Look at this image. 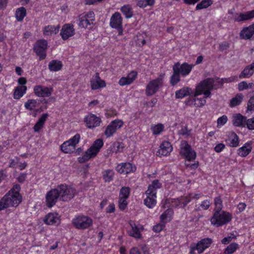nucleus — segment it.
Returning <instances> with one entry per match:
<instances>
[{
	"label": "nucleus",
	"instance_id": "obj_1",
	"mask_svg": "<svg viewBox=\"0 0 254 254\" xmlns=\"http://www.w3.org/2000/svg\"><path fill=\"white\" fill-rule=\"evenodd\" d=\"M214 80L208 78L201 81L196 85L193 94L186 101L190 106L202 107L206 103V99L211 96V91L213 88Z\"/></svg>",
	"mask_w": 254,
	"mask_h": 254
},
{
	"label": "nucleus",
	"instance_id": "obj_2",
	"mask_svg": "<svg viewBox=\"0 0 254 254\" xmlns=\"http://www.w3.org/2000/svg\"><path fill=\"white\" fill-rule=\"evenodd\" d=\"M180 155L186 159L185 165L191 169H194L198 166V162L190 164V162L195 160L196 154L195 151L191 148L188 142L185 140H182L180 145Z\"/></svg>",
	"mask_w": 254,
	"mask_h": 254
},
{
	"label": "nucleus",
	"instance_id": "obj_3",
	"mask_svg": "<svg viewBox=\"0 0 254 254\" xmlns=\"http://www.w3.org/2000/svg\"><path fill=\"white\" fill-rule=\"evenodd\" d=\"M22 201L19 193L9 190L0 200V211L9 207H17Z\"/></svg>",
	"mask_w": 254,
	"mask_h": 254
},
{
	"label": "nucleus",
	"instance_id": "obj_4",
	"mask_svg": "<svg viewBox=\"0 0 254 254\" xmlns=\"http://www.w3.org/2000/svg\"><path fill=\"white\" fill-rule=\"evenodd\" d=\"M232 219V215L230 212L222 210H214L210 223L212 225L218 227L228 224Z\"/></svg>",
	"mask_w": 254,
	"mask_h": 254
},
{
	"label": "nucleus",
	"instance_id": "obj_5",
	"mask_svg": "<svg viewBox=\"0 0 254 254\" xmlns=\"http://www.w3.org/2000/svg\"><path fill=\"white\" fill-rule=\"evenodd\" d=\"M103 145L104 142L102 139H96L85 153L78 158V161L82 163L95 157L98 154Z\"/></svg>",
	"mask_w": 254,
	"mask_h": 254
},
{
	"label": "nucleus",
	"instance_id": "obj_6",
	"mask_svg": "<svg viewBox=\"0 0 254 254\" xmlns=\"http://www.w3.org/2000/svg\"><path fill=\"white\" fill-rule=\"evenodd\" d=\"M80 140V135L79 133L75 134L69 139L64 141L60 145L61 151L65 154H70L73 153Z\"/></svg>",
	"mask_w": 254,
	"mask_h": 254
},
{
	"label": "nucleus",
	"instance_id": "obj_7",
	"mask_svg": "<svg viewBox=\"0 0 254 254\" xmlns=\"http://www.w3.org/2000/svg\"><path fill=\"white\" fill-rule=\"evenodd\" d=\"M202 196L201 193L190 194L186 196L168 200V203H171V205L172 207L177 208L184 207L191 199H198Z\"/></svg>",
	"mask_w": 254,
	"mask_h": 254
},
{
	"label": "nucleus",
	"instance_id": "obj_8",
	"mask_svg": "<svg viewBox=\"0 0 254 254\" xmlns=\"http://www.w3.org/2000/svg\"><path fill=\"white\" fill-rule=\"evenodd\" d=\"M73 225L78 229H86L93 224V220L90 217L83 215H77L72 220Z\"/></svg>",
	"mask_w": 254,
	"mask_h": 254
},
{
	"label": "nucleus",
	"instance_id": "obj_9",
	"mask_svg": "<svg viewBox=\"0 0 254 254\" xmlns=\"http://www.w3.org/2000/svg\"><path fill=\"white\" fill-rule=\"evenodd\" d=\"M56 189L58 191L60 199L63 201L70 200L73 197L75 193L74 189L67 185H61Z\"/></svg>",
	"mask_w": 254,
	"mask_h": 254
},
{
	"label": "nucleus",
	"instance_id": "obj_10",
	"mask_svg": "<svg viewBox=\"0 0 254 254\" xmlns=\"http://www.w3.org/2000/svg\"><path fill=\"white\" fill-rule=\"evenodd\" d=\"M212 243L210 238H205L198 242L196 244L191 245L190 247V254H196V251L197 254L202 253L206 248L209 247Z\"/></svg>",
	"mask_w": 254,
	"mask_h": 254
},
{
	"label": "nucleus",
	"instance_id": "obj_11",
	"mask_svg": "<svg viewBox=\"0 0 254 254\" xmlns=\"http://www.w3.org/2000/svg\"><path fill=\"white\" fill-rule=\"evenodd\" d=\"M124 122L122 120L116 119L112 121L106 127L104 134L107 138L110 137L123 127Z\"/></svg>",
	"mask_w": 254,
	"mask_h": 254
},
{
	"label": "nucleus",
	"instance_id": "obj_12",
	"mask_svg": "<svg viewBox=\"0 0 254 254\" xmlns=\"http://www.w3.org/2000/svg\"><path fill=\"white\" fill-rule=\"evenodd\" d=\"M78 26L83 28H87L88 26L93 24L95 20V14L93 11H90L80 15L79 17Z\"/></svg>",
	"mask_w": 254,
	"mask_h": 254
},
{
	"label": "nucleus",
	"instance_id": "obj_13",
	"mask_svg": "<svg viewBox=\"0 0 254 254\" xmlns=\"http://www.w3.org/2000/svg\"><path fill=\"white\" fill-rule=\"evenodd\" d=\"M163 76L150 81L147 84L146 93L147 96H151L155 94L162 85Z\"/></svg>",
	"mask_w": 254,
	"mask_h": 254
},
{
	"label": "nucleus",
	"instance_id": "obj_14",
	"mask_svg": "<svg viewBox=\"0 0 254 254\" xmlns=\"http://www.w3.org/2000/svg\"><path fill=\"white\" fill-rule=\"evenodd\" d=\"M101 122V118L93 114H89L84 118L86 127L90 129H94L100 126Z\"/></svg>",
	"mask_w": 254,
	"mask_h": 254
},
{
	"label": "nucleus",
	"instance_id": "obj_15",
	"mask_svg": "<svg viewBox=\"0 0 254 254\" xmlns=\"http://www.w3.org/2000/svg\"><path fill=\"white\" fill-rule=\"evenodd\" d=\"M74 25L70 23H66L63 25L61 31L60 35L64 40H66L75 35Z\"/></svg>",
	"mask_w": 254,
	"mask_h": 254
},
{
	"label": "nucleus",
	"instance_id": "obj_16",
	"mask_svg": "<svg viewBox=\"0 0 254 254\" xmlns=\"http://www.w3.org/2000/svg\"><path fill=\"white\" fill-rule=\"evenodd\" d=\"M47 48V42L45 40H40L35 44L34 50L36 54L39 57L40 60L45 58Z\"/></svg>",
	"mask_w": 254,
	"mask_h": 254
},
{
	"label": "nucleus",
	"instance_id": "obj_17",
	"mask_svg": "<svg viewBox=\"0 0 254 254\" xmlns=\"http://www.w3.org/2000/svg\"><path fill=\"white\" fill-rule=\"evenodd\" d=\"M54 91L52 87H47L41 85H37L34 87L35 94L38 97H49L52 94Z\"/></svg>",
	"mask_w": 254,
	"mask_h": 254
},
{
	"label": "nucleus",
	"instance_id": "obj_18",
	"mask_svg": "<svg viewBox=\"0 0 254 254\" xmlns=\"http://www.w3.org/2000/svg\"><path fill=\"white\" fill-rule=\"evenodd\" d=\"M193 66V64H190L187 63H184L182 64L177 63L174 64L173 67L181 75L183 76H186L190 74Z\"/></svg>",
	"mask_w": 254,
	"mask_h": 254
},
{
	"label": "nucleus",
	"instance_id": "obj_19",
	"mask_svg": "<svg viewBox=\"0 0 254 254\" xmlns=\"http://www.w3.org/2000/svg\"><path fill=\"white\" fill-rule=\"evenodd\" d=\"M116 169L120 174H127L134 172L136 168L134 165L129 162H126L119 164Z\"/></svg>",
	"mask_w": 254,
	"mask_h": 254
},
{
	"label": "nucleus",
	"instance_id": "obj_20",
	"mask_svg": "<svg viewBox=\"0 0 254 254\" xmlns=\"http://www.w3.org/2000/svg\"><path fill=\"white\" fill-rule=\"evenodd\" d=\"M90 83L91 89L94 90L104 88L106 86L105 81L100 77L98 73H96L92 76Z\"/></svg>",
	"mask_w": 254,
	"mask_h": 254
},
{
	"label": "nucleus",
	"instance_id": "obj_21",
	"mask_svg": "<svg viewBox=\"0 0 254 254\" xmlns=\"http://www.w3.org/2000/svg\"><path fill=\"white\" fill-rule=\"evenodd\" d=\"M173 147L169 141H163L159 147V150L156 152L158 156H167L172 151Z\"/></svg>",
	"mask_w": 254,
	"mask_h": 254
},
{
	"label": "nucleus",
	"instance_id": "obj_22",
	"mask_svg": "<svg viewBox=\"0 0 254 254\" xmlns=\"http://www.w3.org/2000/svg\"><path fill=\"white\" fill-rule=\"evenodd\" d=\"M44 222L47 225L58 226L61 223L60 216L57 213H49L46 215Z\"/></svg>",
	"mask_w": 254,
	"mask_h": 254
},
{
	"label": "nucleus",
	"instance_id": "obj_23",
	"mask_svg": "<svg viewBox=\"0 0 254 254\" xmlns=\"http://www.w3.org/2000/svg\"><path fill=\"white\" fill-rule=\"evenodd\" d=\"M253 18H254V9L245 12L236 13L233 15V19L237 22L249 20Z\"/></svg>",
	"mask_w": 254,
	"mask_h": 254
},
{
	"label": "nucleus",
	"instance_id": "obj_24",
	"mask_svg": "<svg viewBox=\"0 0 254 254\" xmlns=\"http://www.w3.org/2000/svg\"><path fill=\"white\" fill-rule=\"evenodd\" d=\"M146 198L144 199V204L149 208H153L157 203L156 194L146 190Z\"/></svg>",
	"mask_w": 254,
	"mask_h": 254
},
{
	"label": "nucleus",
	"instance_id": "obj_25",
	"mask_svg": "<svg viewBox=\"0 0 254 254\" xmlns=\"http://www.w3.org/2000/svg\"><path fill=\"white\" fill-rule=\"evenodd\" d=\"M137 73L135 71L129 72L127 76H124L120 78L118 83L120 86H124L131 84L136 79Z\"/></svg>",
	"mask_w": 254,
	"mask_h": 254
},
{
	"label": "nucleus",
	"instance_id": "obj_26",
	"mask_svg": "<svg viewBox=\"0 0 254 254\" xmlns=\"http://www.w3.org/2000/svg\"><path fill=\"white\" fill-rule=\"evenodd\" d=\"M123 19L119 12H115L111 16L110 20V26L114 29H121L122 25Z\"/></svg>",
	"mask_w": 254,
	"mask_h": 254
},
{
	"label": "nucleus",
	"instance_id": "obj_27",
	"mask_svg": "<svg viewBox=\"0 0 254 254\" xmlns=\"http://www.w3.org/2000/svg\"><path fill=\"white\" fill-rule=\"evenodd\" d=\"M60 197L58 191L56 189H53L48 192L46 195L47 204L49 207H52L56 203L58 198Z\"/></svg>",
	"mask_w": 254,
	"mask_h": 254
},
{
	"label": "nucleus",
	"instance_id": "obj_28",
	"mask_svg": "<svg viewBox=\"0 0 254 254\" xmlns=\"http://www.w3.org/2000/svg\"><path fill=\"white\" fill-rule=\"evenodd\" d=\"M253 142L248 141L237 150V154L242 157L247 156L252 150Z\"/></svg>",
	"mask_w": 254,
	"mask_h": 254
},
{
	"label": "nucleus",
	"instance_id": "obj_29",
	"mask_svg": "<svg viewBox=\"0 0 254 254\" xmlns=\"http://www.w3.org/2000/svg\"><path fill=\"white\" fill-rule=\"evenodd\" d=\"M129 225L130 228L127 230L128 235L135 239H140L141 236L140 228L132 221L129 222Z\"/></svg>",
	"mask_w": 254,
	"mask_h": 254
},
{
	"label": "nucleus",
	"instance_id": "obj_30",
	"mask_svg": "<svg viewBox=\"0 0 254 254\" xmlns=\"http://www.w3.org/2000/svg\"><path fill=\"white\" fill-rule=\"evenodd\" d=\"M225 141L228 145L233 147L238 146L239 143V137L234 132L228 133Z\"/></svg>",
	"mask_w": 254,
	"mask_h": 254
},
{
	"label": "nucleus",
	"instance_id": "obj_31",
	"mask_svg": "<svg viewBox=\"0 0 254 254\" xmlns=\"http://www.w3.org/2000/svg\"><path fill=\"white\" fill-rule=\"evenodd\" d=\"M247 118L240 114H236L232 116V123L236 127H245Z\"/></svg>",
	"mask_w": 254,
	"mask_h": 254
},
{
	"label": "nucleus",
	"instance_id": "obj_32",
	"mask_svg": "<svg viewBox=\"0 0 254 254\" xmlns=\"http://www.w3.org/2000/svg\"><path fill=\"white\" fill-rule=\"evenodd\" d=\"M254 34V26L251 25L244 28L241 31L240 37L244 39H250Z\"/></svg>",
	"mask_w": 254,
	"mask_h": 254
},
{
	"label": "nucleus",
	"instance_id": "obj_33",
	"mask_svg": "<svg viewBox=\"0 0 254 254\" xmlns=\"http://www.w3.org/2000/svg\"><path fill=\"white\" fill-rule=\"evenodd\" d=\"M254 73V62L247 65L239 75L240 78H249Z\"/></svg>",
	"mask_w": 254,
	"mask_h": 254
},
{
	"label": "nucleus",
	"instance_id": "obj_34",
	"mask_svg": "<svg viewBox=\"0 0 254 254\" xmlns=\"http://www.w3.org/2000/svg\"><path fill=\"white\" fill-rule=\"evenodd\" d=\"M60 25H48L45 26L43 29V34L45 36H51L54 34H57L60 30Z\"/></svg>",
	"mask_w": 254,
	"mask_h": 254
},
{
	"label": "nucleus",
	"instance_id": "obj_35",
	"mask_svg": "<svg viewBox=\"0 0 254 254\" xmlns=\"http://www.w3.org/2000/svg\"><path fill=\"white\" fill-rule=\"evenodd\" d=\"M48 117L49 114L47 113L43 114L41 115L33 127L34 131L39 132L43 127Z\"/></svg>",
	"mask_w": 254,
	"mask_h": 254
},
{
	"label": "nucleus",
	"instance_id": "obj_36",
	"mask_svg": "<svg viewBox=\"0 0 254 254\" xmlns=\"http://www.w3.org/2000/svg\"><path fill=\"white\" fill-rule=\"evenodd\" d=\"M173 211L171 209H168L164 212H163L160 216L161 222L166 224L167 223L170 222L173 217Z\"/></svg>",
	"mask_w": 254,
	"mask_h": 254
},
{
	"label": "nucleus",
	"instance_id": "obj_37",
	"mask_svg": "<svg viewBox=\"0 0 254 254\" xmlns=\"http://www.w3.org/2000/svg\"><path fill=\"white\" fill-rule=\"evenodd\" d=\"M244 98V96L242 93H238L232 98L229 103V106L231 108L235 107L241 104Z\"/></svg>",
	"mask_w": 254,
	"mask_h": 254
},
{
	"label": "nucleus",
	"instance_id": "obj_38",
	"mask_svg": "<svg viewBox=\"0 0 254 254\" xmlns=\"http://www.w3.org/2000/svg\"><path fill=\"white\" fill-rule=\"evenodd\" d=\"M27 90L25 86H19L15 88L13 93V98L15 99H19L23 96Z\"/></svg>",
	"mask_w": 254,
	"mask_h": 254
},
{
	"label": "nucleus",
	"instance_id": "obj_39",
	"mask_svg": "<svg viewBox=\"0 0 254 254\" xmlns=\"http://www.w3.org/2000/svg\"><path fill=\"white\" fill-rule=\"evenodd\" d=\"M191 92V89L189 87H184L176 92L177 98H183L188 95H190Z\"/></svg>",
	"mask_w": 254,
	"mask_h": 254
},
{
	"label": "nucleus",
	"instance_id": "obj_40",
	"mask_svg": "<svg viewBox=\"0 0 254 254\" xmlns=\"http://www.w3.org/2000/svg\"><path fill=\"white\" fill-rule=\"evenodd\" d=\"M63 66L62 62L58 60L51 61L49 64V68L51 71H57L60 70Z\"/></svg>",
	"mask_w": 254,
	"mask_h": 254
},
{
	"label": "nucleus",
	"instance_id": "obj_41",
	"mask_svg": "<svg viewBox=\"0 0 254 254\" xmlns=\"http://www.w3.org/2000/svg\"><path fill=\"white\" fill-rule=\"evenodd\" d=\"M213 2V0H202L199 3L197 4L195 7V10H198L207 8L211 5Z\"/></svg>",
	"mask_w": 254,
	"mask_h": 254
},
{
	"label": "nucleus",
	"instance_id": "obj_42",
	"mask_svg": "<svg viewBox=\"0 0 254 254\" xmlns=\"http://www.w3.org/2000/svg\"><path fill=\"white\" fill-rule=\"evenodd\" d=\"M162 184L158 180H154L152 183L148 186L146 190L151 191L156 194L157 190L161 187Z\"/></svg>",
	"mask_w": 254,
	"mask_h": 254
},
{
	"label": "nucleus",
	"instance_id": "obj_43",
	"mask_svg": "<svg viewBox=\"0 0 254 254\" xmlns=\"http://www.w3.org/2000/svg\"><path fill=\"white\" fill-rule=\"evenodd\" d=\"M164 129V126L162 124L153 125L151 127V130L154 135H157L161 134Z\"/></svg>",
	"mask_w": 254,
	"mask_h": 254
},
{
	"label": "nucleus",
	"instance_id": "obj_44",
	"mask_svg": "<svg viewBox=\"0 0 254 254\" xmlns=\"http://www.w3.org/2000/svg\"><path fill=\"white\" fill-rule=\"evenodd\" d=\"M121 11L127 18L132 16V8L129 5H125L121 8Z\"/></svg>",
	"mask_w": 254,
	"mask_h": 254
},
{
	"label": "nucleus",
	"instance_id": "obj_45",
	"mask_svg": "<svg viewBox=\"0 0 254 254\" xmlns=\"http://www.w3.org/2000/svg\"><path fill=\"white\" fill-rule=\"evenodd\" d=\"M26 10L23 7H21L17 9L15 12V17L17 21H21L26 16Z\"/></svg>",
	"mask_w": 254,
	"mask_h": 254
},
{
	"label": "nucleus",
	"instance_id": "obj_46",
	"mask_svg": "<svg viewBox=\"0 0 254 254\" xmlns=\"http://www.w3.org/2000/svg\"><path fill=\"white\" fill-rule=\"evenodd\" d=\"M239 248V246L237 243H232L225 249L224 253L227 254H232L235 252Z\"/></svg>",
	"mask_w": 254,
	"mask_h": 254
},
{
	"label": "nucleus",
	"instance_id": "obj_47",
	"mask_svg": "<svg viewBox=\"0 0 254 254\" xmlns=\"http://www.w3.org/2000/svg\"><path fill=\"white\" fill-rule=\"evenodd\" d=\"M114 175V172L112 170H107L103 172V179L106 182H111Z\"/></svg>",
	"mask_w": 254,
	"mask_h": 254
},
{
	"label": "nucleus",
	"instance_id": "obj_48",
	"mask_svg": "<svg viewBox=\"0 0 254 254\" xmlns=\"http://www.w3.org/2000/svg\"><path fill=\"white\" fill-rule=\"evenodd\" d=\"M155 3V0H137V5L140 7L152 6Z\"/></svg>",
	"mask_w": 254,
	"mask_h": 254
},
{
	"label": "nucleus",
	"instance_id": "obj_49",
	"mask_svg": "<svg viewBox=\"0 0 254 254\" xmlns=\"http://www.w3.org/2000/svg\"><path fill=\"white\" fill-rule=\"evenodd\" d=\"M130 188L128 187H122L120 191L119 197L124 198H128L130 193Z\"/></svg>",
	"mask_w": 254,
	"mask_h": 254
},
{
	"label": "nucleus",
	"instance_id": "obj_50",
	"mask_svg": "<svg viewBox=\"0 0 254 254\" xmlns=\"http://www.w3.org/2000/svg\"><path fill=\"white\" fill-rule=\"evenodd\" d=\"M173 74L171 76V83L173 85L176 84L180 80V74L173 67Z\"/></svg>",
	"mask_w": 254,
	"mask_h": 254
},
{
	"label": "nucleus",
	"instance_id": "obj_51",
	"mask_svg": "<svg viewBox=\"0 0 254 254\" xmlns=\"http://www.w3.org/2000/svg\"><path fill=\"white\" fill-rule=\"evenodd\" d=\"M145 34L144 33H139L137 35L135 41L137 45L139 46H143L145 44L144 39Z\"/></svg>",
	"mask_w": 254,
	"mask_h": 254
},
{
	"label": "nucleus",
	"instance_id": "obj_52",
	"mask_svg": "<svg viewBox=\"0 0 254 254\" xmlns=\"http://www.w3.org/2000/svg\"><path fill=\"white\" fill-rule=\"evenodd\" d=\"M124 148V144L122 142H115L113 144V151L116 153L120 152Z\"/></svg>",
	"mask_w": 254,
	"mask_h": 254
},
{
	"label": "nucleus",
	"instance_id": "obj_53",
	"mask_svg": "<svg viewBox=\"0 0 254 254\" xmlns=\"http://www.w3.org/2000/svg\"><path fill=\"white\" fill-rule=\"evenodd\" d=\"M127 198H119V207L120 210H124L127 205Z\"/></svg>",
	"mask_w": 254,
	"mask_h": 254
},
{
	"label": "nucleus",
	"instance_id": "obj_54",
	"mask_svg": "<svg viewBox=\"0 0 254 254\" xmlns=\"http://www.w3.org/2000/svg\"><path fill=\"white\" fill-rule=\"evenodd\" d=\"M228 118L225 115H223L222 117L219 118L217 119V127L219 128L223 126L227 122Z\"/></svg>",
	"mask_w": 254,
	"mask_h": 254
},
{
	"label": "nucleus",
	"instance_id": "obj_55",
	"mask_svg": "<svg viewBox=\"0 0 254 254\" xmlns=\"http://www.w3.org/2000/svg\"><path fill=\"white\" fill-rule=\"evenodd\" d=\"M215 209L214 210H222V201L220 197H215L214 199Z\"/></svg>",
	"mask_w": 254,
	"mask_h": 254
},
{
	"label": "nucleus",
	"instance_id": "obj_56",
	"mask_svg": "<svg viewBox=\"0 0 254 254\" xmlns=\"http://www.w3.org/2000/svg\"><path fill=\"white\" fill-rule=\"evenodd\" d=\"M238 80V78L237 76H232L231 77L225 78H222L221 79V84L224 83H229L234 81H237Z\"/></svg>",
	"mask_w": 254,
	"mask_h": 254
},
{
	"label": "nucleus",
	"instance_id": "obj_57",
	"mask_svg": "<svg viewBox=\"0 0 254 254\" xmlns=\"http://www.w3.org/2000/svg\"><path fill=\"white\" fill-rule=\"evenodd\" d=\"M165 226V224L161 222L160 223L154 225L153 227V230L155 232L159 233L163 229Z\"/></svg>",
	"mask_w": 254,
	"mask_h": 254
},
{
	"label": "nucleus",
	"instance_id": "obj_58",
	"mask_svg": "<svg viewBox=\"0 0 254 254\" xmlns=\"http://www.w3.org/2000/svg\"><path fill=\"white\" fill-rule=\"evenodd\" d=\"M246 126L250 130L254 129V118L246 120Z\"/></svg>",
	"mask_w": 254,
	"mask_h": 254
},
{
	"label": "nucleus",
	"instance_id": "obj_59",
	"mask_svg": "<svg viewBox=\"0 0 254 254\" xmlns=\"http://www.w3.org/2000/svg\"><path fill=\"white\" fill-rule=\"evenodd\" d=\"M210 205V201L208 199H206L201 202L200 206L202 209L207 210Z\"/></svg>",
	"mask_w": 254,
	"mask_h": 254
},
{
	"label": "nucleus",
	"instance_id": "obj_60",
	"mask_svg": "<svg viewBox=\"0 0 254 254\" xmlns=\"http://www.w3.org/2000/svg\"><path fill=\"white\" fill-rule=\"evenodd\" d=\"M236 237L234 235V234L232 235V236H229L227 237H225L221 240V242L224 245H227L229 244L233 239H236Z\"/></svg>",
	"mask_w": 254,
	"mask_h": 254
},
{
	"label": "nucleus",
	"instance_id": "obj_61",
	"mask_svg": "<svg viewBox=\"0 0 254 254\" xmlns=\"http://www.w3.org/2000/svg\"><path fill=\"white\" fill-rule=\"evenodd\" d=\"M248 88H249V86L246 81H242L238 84V89L239 91H243Z\"/></svg>",
	"mask_w": 254,
	"mask_h": 254
},
{
	"label": "nucleus",
	"instance_id": "obj_62",
	"mask_svg": "<svg viewBox=\"0 0 254 254\" xmlns=\"http://www.w3.org/2000/svg\"><path fill=\"white\" fill-rule=\"evenodd\" d=\"M225 145L223 143H218L214 147V150L217 153L221 152L225 148Z\"/></svg>",
	"mask_w": 254,
	"mask_h": 254
},
{
	"label": "nucleus",
	"instance_id": "obj_63",
	"mask_svg": "<svg viewBox=\"0 0 254 254\" xmlns=\"http://www.w3.org/2000/svg\"><path fill=\"white\" fill-rule=\"evenodd\" d=\"M248 109L250 111H254V96L249 100L248 103Z\"/></svg>",
	"mask_w": 254,
	"mask_h": 254
},
{
	"label": "nucleus",
	"instance_id": "obj_64",
	"mask_svg": "<svg viewBox=\"0 0 254 254\" xmlns=\"http://www.w3.org/2000/svg\"><path fill=\"white\" fill-rule=\"evenodd\" d=\"M229 47V44L227 42H224L221 43L219 46V50L220 51H224L226 50Z\"/></svg>",
	"mask_w": 254,
	"mask_h": 254
}]
</instances>
